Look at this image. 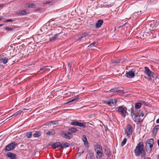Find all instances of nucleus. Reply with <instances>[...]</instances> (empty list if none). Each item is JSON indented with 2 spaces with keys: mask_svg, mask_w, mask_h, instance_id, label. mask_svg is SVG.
Listing matches in <instances>:
<instances>
[{
  "mask_svg": "<svg viewBox=\"0 0 159 159\" xmlns=\"http://www.w3.org/2000/svg\"><path fill=\"white\" fill-rule=\"evenodd\" d=\"M126 76L127 77L129 78H133L135 76L134 72L132 70H130L127 72Z\"/></svg>",
  "mask_w": 159,
  "mask_h": 159,
  "instance_id": "nucleus-12",
  "label": "nucleus"
},
{
  "mask_svg": "<svg viewBox=\"0 0 159 159\" xmlns=\"http://www.w3.org/2000/svg\"><path fill=\"white\" fill-rule=\"evenodd\" d=\"M69 145V144L67 143H62L61 144V148H63L66 147H68Z\"/></svg>",
  "mask_w": 159,
  "mask_h": 159,
  "instance_id": "nucleus-18",
  "label": "nucleus"
},
{
  "mask_svg": "<svg viewBox=\"0 0 159 159\" xmlns=\"http://www.w3.org/2000/svg\"><path fill=\"white\" fill-rule=\"evenodd\" d=\"M79 99L78 97H75L73 99L70 100L68 102H66V104H68L69 103H70L75 101H77L78 99Z\"/></svg>",
  "mask_w": 159,
  "mask_h": 159,
  "instance_id": "nucleus-20",
  "label": "nucleus"
},
{
  "mask_svg": "<svg viewBox=\"0 0 159 159\" xmlns=\"http://www.w3.org/2000/svg\"><path fill=\"white\" fill-rule=\"evenodd\" d=\"M59 34H55L53 37L49 39V40L50 41H52L55 39H56L57 37L58 36Z\"/></svg>",
  "mask_w": 159,
  "mask_h": 159,
  "instance_id": "nucleus-25",
  "label": "nucleus"
},
{
  "mask_svg": "<svg viewBox=\"0 0 159 159\" xmlns=\"http://www.w3.org/2000/svg\"><path fill=\"white\" fill-rule=\"evenodd\" d=\"M117 100L116 99H111L108 101H107L106 103L109 106H113L115 105L116 103Z\"/></svg>",
  "mask_w": 159,
  "mask_h": 159,
  "instance_id": "nucleus-10",
  "label": "nucleus"
},
{
  "mask_svg": "<svg viewBox=\"0 0 159 159\" xmlns=\"http://www.w3.org/2000/svg\"><path fill=\"white\" fill-rule=\"evenodd\" d=\"M142 105V104L141 102H137L135 103V108L136 109H139L140 108Z\"/></svg>",
  "mask_w": 159,
  "mask_h": 159,
  "instance_id": "nucleus-22",
  "label": "nucleus"
},
{
  "mask_svg": "<svg viewBox=\"0 0 159 159\" xmlns=\"http://www.w3.org/2000/svg\"><path fill=\"white\" fill-rule=\"evenodd\" d=\"M97 45V43L96 42H93L92 43L90 44L89 46L88 47L89 48H93V47H95Z\"/></svg>",
  "mask_w": 159,
  "mask_h": 159,
  "instance_id": "nucleus-27",
  "label": "nucleus"
},
{
  "mask_svg": "<svg viewBox=\"0 0 159 159\" xmlns=\"http://www.w3.org/2000/svg\"><path fill=\"white\" fill-rule=\"evenodd\" d=\"M62 135L66 139H70L72 137V134H70L69 132L65 133L64 132H63L62 133Z\"/></svg>",
  "mask_w": 159,
  "mask_h": 159,
  "instance_id": "nucleus-13",
  "label": "nucleus"
},
{
  "mask_svg": "<svg viewBox=\"0 0 159 159\" xmlns=\"http://www.w3.org/2000/svg\"><path fill=\"white\" fill-rule=\"evenodd\" d=\"M89 124L90 125H92V124H91V123H89Z\"/></svg>",
  "mask_w": 159,
  "mask_h": 159,
  "instance_id": "nucleus-49",
  "label": "nucleus"
},
{
  "mask_svg": "<svg viewBox=\"0 0 159 159\" xmlns=\"http://www.w3.org/2000/svg\"><path fill=\"white\" fill-rule=\"evenodd\" d=\"M50 123L52 125H56L57 124V121H50Z\"/></svg>",
  "mask_w": 159,
  "mask_h": 159,
  "instance_id": "nucleus-34",
  "label": "nucleus"
},
{
  "mask_svg": "<svg viewBox=\"0 0 159 159\" xmlns=\"http://www.w3.org/2000/svg\"><path fill=\"white\" fill-rule=\"evenodd\" d=\"M32 135V132H27L26 134V136L27 138H30L31 137Z\"/></svg>",
  "mask_w": 159,
  "mask_h": 159,
  "instance_id": "nucleus-28",
  "label": "nucleus"
},
{
  "mask_svg": "<svg viewBox=\"0 0 159 159\" xmlns=\"http://www.w3.org/2000/svg\"><path fill=\"white\" fill-rule=\"evenodd\" d=\"M117 91L115 89H110L109 90V92H117Z\"/></svg>",
  "mask_w": 159,
  "mask_h": 159,
  "instance_id": "nucleus-36",
  "label": "nucleus"
},
{
  "mask_svg": "<svg viewBox=\"0 0 159 159\" xmlns=\"http://www.w3.org/2000/svg\"><path fill=\"white\" fill-rule=\"evenodd\" d=\"M156 122L157 123H159V118L157 120Z\"/></svg>",
  "mask_w": 159,
  "mask_h": 159,
  "instance_id": "nucleus-43",
  "label": "nucleus"
},
{
  "mask_svg": "<svg viewBox=\"0 0 159 159\" xmlns=\"http://www.w3.org/2000/svg\"><path fill=\"white\" fill-rule=\"evenodd\" d=\"M127 129L125 130V134L129 138L132 134L133 132V128L132 126L129 124L127 125Z\"/></svg>",
  "mask_w": 159,
  "mask_h": 159,
  "instance_id": "nucleus-7",
  "label": "nucleus"
},
{
  "mask_svg": "<svg viewBox=\"0 0 159 159\" xmlns=\"http://www.w3.org/2000/svg\"><path fill=\"white\" fill-rule=\"evenodd\" d=\"M5 29L9 31H12L13 30V29L10 28L6 26L5 28Z\"/></svg>",
  "mask_w": 159,
  "mask_h": 159,
  "instance_id": "nucleus-33",
  "label": "nucleus"
},
{
  "mask_svg": "<svg viewBox=\"0 0 159 159\" xmlns=\"http://www.w3.org/2000/svg\"><path fill=\"white\" fill-rule=\"evenodd\" d=\"M40 133L39 132H36L33 135L34 137H38L40 136Z\"/></svg>",
  "mask_w": 159,
  "mask_h": 159,
  "instance_id": "nucleus-30",
  "label": "nucleus"
},
{
  "mask_svg": "<svg viewBox=\"0 0 159 159\" xmlns=\"http://www.w3.org/2000/svg\"><path fill=\"white\" fill-rule=\"evenodd\" d=\"M84 153V152L83 151L82 152H79L77 154V156H78V157H80L81 155L82 154H83V153Z\"/></svg>",
  "mask_w": 159,
  "mask_h": 159,
  "instance_id": "nucleus-37",
  "label": "nucleus"
},
{
  "mask_svg": "<svg viewBox=\"0 0 159 159\" xmlns=\"http://www.w3.org/2000/svg\"><path fill=\"white\" fill-rule=\"evenodd\" d=\"M159 129V125H157L155 126L153 129V132L154 133H156L157 132V130Z\"/></svg>",
  "mask_w": 159,
  "mask_h": 159,
  "instance_id": "nucleus-26",
  "label": "nucleus"
},
{
  "mask_svg": "<svg viewBox=\"0 0 159 159\" xmlns=\"http://www.w3.org/2000/svg\"><path fill=\"white\" fill-rule=\"evenodd\" d=\"M23 111V110H19V111H17L14 114L12 115L11 116H10V117L13 116H16L20 114L21 112H22Z\"/></svg>",
  "mask_w": 159,
  "mask_h": 159,
  "instance_id": "nucleus-21",
  "label": "nucleus"
},
{
  "mask_svg": "<svg viewBox=\"0 0 159 159\" xmlns=\"http://www.w3.org/2000/svg\"><path fill=\"white\" fill-rule=\"evenodd\" d=\"M131 114L135 122H139L143 121L144 115L142 111L140 110L138 112L136 111H134L133 108L131 109Z\"/></svg>",
  "mask_w": 159,
  "mask_h": 159,
  "instance_id": "nucleus-2",
  "label": "nucleus"
},
{
  "mask_svg": "<svg viewBox=\"0 0 159 159\" xmlns=\"http://www.w3.org/2000/svg\"><path fill=\"white\" fill-rule=\"evenodd\" d=\"M157 144L159 146V139L157 140Z\"/></svg>",
  "mask_w": 159,
  "mask_h": 159,
  "instance_id": "nucleus-46",
  "label": "nucleus"
},
{
  "mask_svg": "<svg viewBox=\"0 0 159 159\" xmlns=\"http://www.w3.org/2000/svg\"><path fill=\"white\" fill-rule=\"evenodd\" d=\"M51 2H49V1H48V2H46V3H44V4H49Z\"/></svg>",
  "mask_w": 159,
  "mask_h": 159,
  "instance_id": "nucleus-44",
  "label": "nucleus"
},
{
  "mask_svg": "<svg viewBox=\"0 0 159 159\" xmlns=\"http://www.w3.org/2000/svg\"><path fill=\"white\" fill-rule=\"evenodd\" d=\"M8 60V58L7 57L2 58L0 60V62L4 64H6Z\"/></svg>",
  "mask_w": 159,
  "mask_h": 159,
  "instance_id": "nucleus-16",
  "label": "nucleus"
},
{
  "mask_svg": "<svg viewBox=\"0 0 159 159\" xmlns=\"http://www.w3.org/2000/svg\"><path fill=\"white\" fill-rule=\"evenodd\" d=\"M95 148L97 153V159H101L103 155L102 147L100 145L97 144L95 146Z\"/></svg>",
  "mask_w": 159,
  "mask_h": 159,
  "instance_id": "nucleus-4",
  "label": "nucleus"
},
{
  "mask_svg": "<svg viewBox=\"0 0 159 159\" xmlns=\"http://www.w3.org/2000/svg\"><path fill=\"white\" fill-rule=\"evenodd\" d=\"M68 67L69 68H70L71 67V64L70 63H69L68 64Z\"/></svg>",
  "mask_w": 159,
  "mask_h": 159,
  "instance_id": "nucleus-41",
  "label": "nucleus"
},
{
  "mask_svg": "<svg viewBox=\"0 0 159 159\" xmlns=\"http://www.w3.org/2000/svg\"><path fill=\"white\" fill-rule=\"evenodd\" d=\"M26 11H27L26 10L18 11L16 12V14L18 15H25Z\"/></svg>",
  "mask_w": 159,
  "mask_h": 159,
  "instance_id": "nucleus-15",
  "label": "nucleus"
},
{
  "mask_svg": "<svg viewBox=\"0 0 159 159\" xmlns=\"http://www.w3.org/2000/svg\"><path fill=\"white\" fill-rule=\"evenodd\" d=\"M144 159H151V158L149 157H147L145 158H144Z\"/></svg>",
  "mask_w": 159,
  "mask_h": 159,
  "instance_id": "nucleus-45",
  "label": "nucleus"
},
{
  "mask_svg": "<svg viewBox=\"0 0 159 159\" xmlns=\"http://www.w3.org/2000/svg\"><path fill=\"white\" fill-rule=\"evenodd\" d=\"M144 77L147 79H151V77H153L154 75V73L151 71L149 68L147 66L144 67Z\"/></svg>",
  "mask_w": 159,
  "mask_h": 159,
  "instance_id": "nucleus-5",
  "label": "nucleus"
},
{
  "mask_svg": "<svg viewBox=\"0 0 159 159\" xmlns=\"http://www.w3.org/2000/svg\"><path fill=\"white\" fill-rule=\"evenodd\" d=\"M26 6L29 7H35V4L34 3H30L28 6Z\"/></svg>",
  "mask_w": 159,
  "mask_h": 159,
  "instance_id": "nucleus-31",
  "label": "nucleus"
},
{
  "mask_svg": "<svg viewBox=\"0 0 159 159\" xmlns=\"http://www.w3.org/2000/svg\"><path fill=\"white\" fill-rule=\"evenodd\" d=\"M61 143L59 142H57V143H55L54 144H53L52 145V147L55 148H56L58 147H61Z\"/></svg>",
  "mask_w": 159,
  "mask_h": 159,
  "instance_id": "nucleus-19",
  "label": "nucleus"
},
{
  "mask_svg": "<svg viewBox=\"0 0 159 159\" xmlns=\"http://www.w3.org/2000/svg\"><path fill=\"white\" fill-rule=\"evenodd\" d=\"M103 21L102 20H99L95 25V27L96 28H99L103 24Z\"/></svg>",
  "mask_w": 159,
  "mask_h": 159,
  "instance_id": "nucleus-14",
  "label": "nucleus"
},
{
  "mask_svg": "<svg viewBox=\"0 0 159 159\" xmlns=\"http://www.w3.org/2000/svg\"><path fill=\"white\" fill-rule=\"evenodd\" d=\"M83 141L84 143V144L85 145H86V144H88V142L87 141V139L86 136L84 135H83Z\"/></svg>",
  "mask_w": 159,
  "mask_h": 159,
  "instance_id": "nucleus-24",
  "label": "nucleus"
},
{
  "mask_svg": "<svg viewBox=\"0 0 159 159\" xmlns=\"http://www.w3.org/2000/svg\"><path fill=\"white\" fill-rule=\"evenodd\" d=\"M134 152L136 156H139L140 155L142 157L146 156L145 148L143 142H140L137 144Z\"/></svg>",
  "mask_w": 159,
  "mask_h": 159,
  "instance_id": "nucleus-1",
  "label": "nucleus"
},
{
  "mask_svg": "<svg viewBox=\"0 0 159 159\" xmlns=\"http://www.w3.org/2000/svg\"><path fill=\"white\" fill-rule=\"evenodd\" d=\"M7 156L11 159H16V155L12 152H8L7 154Z\"/></svg>",
  "mask_w": 159,
  "mask_h": 159,
  "instance_id": "nucleus-11",
  "label": "nucleus"
},
{
  "mask_svg": "<svg viewBox=\"0 0 159 159\" xmlns=\"http://www.w3.org/2000/svg\"><path fill=\"white\" fill-rule=\"evenodd\" d=\"M2 25H3L2 24H0V27L1 26H2Z\"/></svg>",
  "mask_w": 159,
  "mask_h": 159,
  "instance_id": "nucleus-48",
  "label": "nucleus"
},
{
  "mask_svg": "<svg viewBox=\"0 0 159 159\" xmlns=\"http://www.w3.org/2000/svg\"><path fill=\"white\" fill-rule=\"evenodd\" d=\"M12 21V20L11 19H9L5 20L4 22H11Z\"/></svg>",
  "mask_w": 159,
  "mask_h": 159,
  "instance_id": "nucleus-38",
  "label": "nucleus"
},
{
  "mask_svg": "<svg viewBox=\"0 0 159 159\" xmlns=\"http://www.w3.org/2000/svg\"><path fill=\"white\" fill-rule=\"evenodd\" d=\"M156 25H157L156 27L159 28V20L157 21Z\"/></svg>",
  "mask_w": 159,
  "mask_h": 159,
  "instance_id": "nucleus-35",
  "label": "nucleus"
},
{
  "mask_svg": "<svg viewBox=\"0 0 159 159\" xmlns=\"http://www.w3.org/2000/svg\"><path fill=\"white\" fill-rule=\"evenodd\" d=\"M4 6L3 4H0V8Z\"/></svg>",
  "mask_w": 159,
  "mask_h": 159,
  "instance_id": "nucleus-42",
  "label": "nucleus"
},
{
  "mask_svg": "<svg viewBox=\"0 0 159 159\" xmlns=\"http://www.w3.org/2000/svg\"><path fill=\"white\" fill-rule=\"evenodd\" d=\"M154 144V140L153 139H150L146 142L145 148L147 152L149 153L151 152Z\"/></svg>",
  "mask_w": 159,
  "mask_h": 159,
  "instance_id": "nucleus-3",
  "label": "nucleus"
},
{
  "mask_svg": "<svg viewBox=\"0 0 159 159\" xmlns=\"http://www.w3.org/2000/svg\"><path fill=\"white\" fill-rule=\"evenodd\" d=\"M46 134L48 135H53L55 134V131L53 130H51L50 131L47 132Z\"/></svg>",
  "mask_w": 159,
  "mask_h": 159,
  "instance_id": "nucleus-23",
  "label": "nucleus"
},
{
  "mask_svg": "<svg viewBox=\"0 0 159 159\" xmlns=\"http://www.w3.org/2000/svg\"><path fill=\"white\" fill-rule=\"evenodd\" d=\"M77 129L75 128L71 127L69 129V133L72 134V133H75L77 131Z\"/></svg>",
  "mask_w": 159,
  "mask_h": 159,
  "instance_id": "nucleus-17",
  "label": "nucleus"
},
{
  "mask_svg": "<svg viewBox=\"0 0 159 159\" xmlns=\"http://www.w3.org/2000/svg\"><path fill=\"white\" fill-rule=\"evenodd\" d=\"M49 69V67L48 66H45L43 67L40 69V70L39 71V72L40 71V70H46Z\"/></svg>",
  "mask_w": 159,
  "mask_h": 159,
  "instance_id": "nucleus-29",
  "label": "nucleus"
},
{
  "mask_svg": "<svg viewBox=\"0 0 159 159\" xmlns=\"http://www.w3.org/2000/svg\"><path fill=\"white\" fill-rule=\"evenodd\" d=\"M70 124L71 125L74 126H77L84 128H85L86 127L85 125L83 123L78 122L77 121H72L70 123Z\"/></svg>",
  "mask_w": 159,
  "mask_h": 159,
  "instance_id": "nucleus-9",
  "label": "nucleus"
},
{
  "mask_svg": "<svg viewBox=\"0 0 159 159\" xmlns=\"http://www.w3.org/2000/svg\"><path fill=\"white\" fill-rule=\"evenodd\" d=\"M127 141V139L126 138H125L123 141L121 143V145L123 146H124L126 143Z\"/></svg>",
  "mask_w": 159,
  "mask_h": 159,
  "instance_id": "nucleus-32",
  "label": "nucleus"
},
{
  "mask_svg": "<svg viewBox=\"0 0 159 159\" xmlns=\"http://www.w3.org/2000/svg\"><path fill=\"white\" fill-rule=\"evenodd\" d=\"M113 63H117V61H113Z\"/></svg>",
  "mask_w": 159,
  "mask_h": 159,
  "instance_id": "nucleus-47",
  "label": "nucleus"
},
{
  "mask_svg": "<svg viewBox=\"0 0 159 159\" xmlns=\"http://www.w3.org/2000/svg\"><path fill=\"white\" fill-rule=\"evenodd\" d=\"M117 112L120 113L123 117H125L127 112V108L124 105L120 106L117 108Z\"/></svg>",
  "mask_w": 159,
  "mask_h": 159,
  "instance_id": "nucleus-6",
  "label": "nucleus"
},
{
  "mask_svg": "<svg viewBox=\"0 0 159 159\" xmlns=\"http://www.w3.org/2000/svg\"><path fill=\"white\" fill-rule=\"evenodd\" d=\"M83 38V36L81 37V38Z\"/></svg>",
  "mask_w": 159,
  "mask_h": 159,
  "instance_id": "nucleus-50",
  "label": "nucleus"
},
{
  "mask_svg": "<svg viewBox=\"0 0 159 159\" xmlns=\"http://www.w3.org/2000/svg\"><path fill=\"white\" fill-rule=\"evenodd\" d=\"M16 145V142H13L7 145L6 147L5 150L8 151L12 150L15 148Z\"/></svg>",
  "mask_w": 159,
  "mask_h": 159,
  "instance_id": "nucleus-8",
  "label": "nucleus"
},
{
  "mask_svg": "<svg viewBox=\"0 0 159 159\" xmlns=\"http://www.w3.org/2000/svg\"><path fill=\"white\" fill-rule=\"evenodd\" d=\"M4 18L3 16H0V21L1 20H2Z\"/></svg>",
  "mask_w": 159,
  "mask_h": 159,
  "instance_id": "nucleus-40",
  "label": "nucleus"
},
{
  "mask_svg": "<svg viewBox=\"0 0 159 159\" xmlns=\"http://www.w3.org/2000/svg\"><path fill=\"white\" fill-rule=\"evenodd\" d=\"M32 110L29 109H26V108H24L23 109V110H28V111H30Z\"/></svg>",
  "mask_w": 159,
  "mask_h": 159,
  "instance_id": "nucleus-39",
  "label": "nucleus"
}]
</instances>
